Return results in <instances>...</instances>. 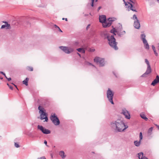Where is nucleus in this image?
I'll return each mask as SVG.
<instances>
[{
	"mask_svg": "<svg viewBox=\"0 0 159 159\" xmlns=\"http://www.w3.org/2000/svg\"><path fill=\"white\" fill-rule=\"evenodd\" d=\"M111 126L116 132L123 131V128L125 126L124 121L122 119H117L113 121L110 124Z\"/></svg>",
	"mask_w": 159,
	"mask_h": 159,
	"instance_id": "nucleus-1",
	"label": "nucleus"
},
{
	"mask_svg": "<svg viewBox=\"0 0 159 159\" xmlns=\"http://www.w3.org/2000/svg\"><path fill=\"white\" fill-rule=\"evenodd\" d=\"M102 36L104 39H107L109 45L113 48L116 50H117L118 49L117 46V43L116 42L113 35L110 36L109 34L106 32H104L102 34Z\"/></svg>",
	"mask_w": 159,
	"mask_h": 159,
	"instance_id": "nucleus-2",
	"label": "nucleus"
},
{
	"mask_svg": "<svg viewBox=\"0 0 159 159\" xmlns=\"http://www.w3.org/2000/svg\"><path fill=\"white\" fill-rule=\"evenodd\" d=\"M116 20V18L112 17L109 18L106 20V16L104 15L100 16L99 17V21L102 23L103 27L104 28L109 27L111 25L112 22Z\"/></svg>",
	"mask_w": 159,
	"mask_h": 159,
	"instance_id": "nucleus-3",
	"label": "nucleus"
},
{
	"mask_svg": "<svg viewBox=\"0 0 159 159\" xmlns=\"http://www.w3.org/2000/svg\"><path fill=\"white\" fill-rule=\"evenodd\" d=\"M38 109L39 110V113L40 114V119L41 120L45 119L44 121L47 122L48 119L47 117L46 114L44 111V108L41 106L38 107Z\"/></svg>",
	"mask_w": 159,
	"mask_h": 159,
	"instance_id": "nucleus-4",
	"label": "nucleus"
},
{
	"mask_svg": "<svg viewBox=\"0 0 159 159\" xmlns=\"http://www.w3.org/2000/svg\"><path fill=\"white\" fill-rule=\"evenodd\" d=\"M107 97L108 101L112 104H114V103L113 100L114 93L112 91L110 88H108L107 92Z\"/></svg>",
	"mask_w": 159,
	"mask_h": 159,
	"instance_id": "nucleus-5",
	"label": "nucleus"
},
{
	"mask_svg": "<svg viewBox=\"0 0 159 159\" xmlns=\"http://www.w3.org/2000/svg\"><path fill=\"white\" fill-rule=\"evenodd\" d=\"M59 48L67 54H70L74 51V48L70 47L60 46Z\"/></svg>",
	"mask_w": 159,
	"mask_h": 159,
	"instance_id": "nucleus-6",
	"label": "nucleus"
},
{
	"mask_svg": "<svg viewBox=\"0 0 159 159\" xmlns=\"http://www.w3.org/2000/svg\"><path fill=\"white\" fill-rule=\"evenodd\" d=\"M95 62L98 64L100 66H103L105 65L104 59L98 57H96L94 59Z\"/></svg>",
	"mask_w": 159,
	"mask_h": 159,
	"instance_id": "nucleus-7",
	"label": "nucleus"
},
{
	"mask_svg": "<svg viewBox=\"0 0 159 159\" xmlns=\"http://www.w3.org/2000/svg\"><path fill=\"white\" fill-rule=\"evenodd\" d=\"M51 120L52 121L53 123L56 125H59L60 122L58 118L56 116L55 113L51 115L50 117Z\"/></svg>",
	"mask_w": 159,
	"mask_h": 159,
	"instance_id": "nucleus-8",
	"label": "nucleus"
},
{
	"mask_svg": "<svg viewBox=\"0 0 159 159\" xmlns=\"http://www.w3.org/2000/svg\"><path fill=\"white\" fill-rule=\"evenodd\" d=\"M152 72V69L150 66H147V70L143 74L141 77H147V75L150 73Z\"/></svg>",
	"mask_w": 159,
	"mask_h": 159,
	"instance_id": "nucleus-9",
	"label": "nucleus"
},
{
	"mask_svg": "<svg viewBox=\"0 0 159 159\" xmlns=\"http://www.w3.org/2000/svg\"><path fill=\"white\" fill-rule=\"evenodd\" d=\"M122 113L125 116V117L128 119H130V115L129 112L125 109L122 110Z\"/></svg>",
	"mask_w": 159,
	"mask_h": 159,
	"instance_id": "nucleus-10",
	"label": "nucleus"
},
{
	"mask_svg": "<svg viewBox=\"0 0 159 159\" xmlns=\"http://www.w3.org/2000/svg\"><path fill=\"white\" fill-rule=\"evenodd\" d=\"M126 4V5H125L126 8H127L129 10V9L130 10H135L133 8V5L132 4L129 2H127Z\"/></svg>",
	"mask_w": 159,
	"mask_h": 159,
	"instance_id": "nucleus-11",
	"label": "nucleus"
},
{
	"mask_svg": "<svg viewBox=\"0 0 159 159\" xmlns=\"http://www.w3.org/2000/svg\"><path fill=\"white\" fill-rule=\"evenodd\" d=\"M134 27L137 29H139L140 28V24L139 20L134 21Z\"/></svg>",
	"mask_w": 159,
	"mask_h": 159,
	"instance_id": "nucleus-12",
	"label": "nucleus"
},
{
	"mask_svg": "<svg viewBox=\"0 0 159 159\" xmlns=\"http://www.w3.org/2000/svg\"><path fill=\"white\" fill-rule=\"evenodd\" d=\"M158 82H159V76L158 75H157L156 79L152 82L151 85L153 86H155L156 84Z\"/></svg>",
	"mask_w": 159,
	"mask_h": 159,
	"instance_id": "nucleus-13",
	"label": "nucleus"
},
{
	"mask_svg": "<svg viewBox=\"0 0 159 159\" xmlns=\"http://www.w3.org/2000/svg\"><path fill=\"white\" fill-rule=\"evenodd\" d=\"M145 37L146 35L144 34H142L141 35V38L142 40L143 43L144 45L146 44L147 43H148L147 40L145 39Z\"/></svg>",
	"mask_w": 159,
	"mask_h": 159,
	"instance_id": "nucleus-14",
	"label": "nucleus"
},
{
	"mask_svg": "<svg viewBox=\"0 0 159 159\" xmlns=\"http://www.w3.org/2000/svg\"><path fill=\"white\" fill-rule=\"evenodd\" d=\"M126 33V32L125 31H117V34L119 37H121L123 35H125Z\"/></svg>",
	"mask_w": 159,
	"mask_h": 159,
	"instance_id": "nucleus-15",
	"label": "nucleus"
},
{
	"mask_svg": "<svg viewBox=\"0 0 159 159\" xmlns=\"http://www.w3.org/2000/svg\"><path fill=\"white\" fill-rule=\"evenodd\" d=\"M59 154L62 159L65 158L66 157V155L65 154L64 152L63 151H60L59 152Z\"/></svg>",
	"mask_w": 159,
	"mask_h": 159,
	"instance_id": "nucleus-16",
	"label": "nucleus"
},
{
	"mask_svg": "<svg viewBox=\"0 0 159 159\" xmlns=\"http://www.w3.org/2000/svg\"><path fill=\"white\" fill-rule=\"evenodd\" d=\"M38 129L43 133L45 128L43 126L39 125L37 126Z\"/></svg>",
	"mask_w": 159,
	"mask_h": 159,
	"instance_id": "nucleus-17",
	"label": "nucleus"
},
{
	"mask_svg": "<svg viewBox=\"0 0 159 159\" xmlns=\"http://www.w3.org/2000/svg\"><path fill=\"white\" fill-rule=\"evenodd\" d=\"M43 133L45 134H48L51 133V131L49 130L46 129L45 128Z\"/></svg>",
	"mask_w": 159,
	"mask_h": 159,
	"instance_id": "nucleus-18",
	"label": "nucleus"
},
{
	"mask_svg": "<svg viewBox=\"0 0 159 159\" xmlns=\"http://www.w3.org/2000/svg\"><path fill=\"white\" fill-rule=\"evenodd\" d=\"M141 117L143 119L147 121L148 120V118L145 116V114L143 113H141L140 114Z\"/></svg>",
	"mask_w": 159,
	"mask_h": 159,
	"instance_id": "nucleus-19",
	"label": "nucleus"
},
{
	"mask_svg": "<svg viewBox=\"0 0 159 159\" xmlns=\"http://www.w3.org/2000/svg\"><path fill=\"white\" fill-rule=\"evenodd\" d=\"M141 141L139 140V141L137 140L135 141L134 142V144L135 146L137 147H139V146L140 144V143Z\"/></svg>",
	"mask_w": 159,
	"mask_h": 159,
	"instance_id": "nucleus-20",
	"label": "nucleus"
},
{
	"mask_svg": "<svg viewBox=\"0 0 159 159\" xmlns=\"http://www.w3.org/2000/svg\"><path fill=\"white\" fill-rule=\"evenodd\" d=\"M112 27H113V28L111 30H110V32L111 33L115 35H116L115 33L116 32V33H117V31L114 27H113V26H112Z\"/></svg>",
	"mask_w": 159,
	"mask_h": 159,
	"instance_id": "nucleus-21",
	"label": "nucleus"
},
{
	"mask_svg": "<svg viewBox=\"0 0 159 159\" xmlns=\"http://www.w3.org/2000/svg\"><path fill=\"white\" fill-rule=\"evenodd\" d=\"M3 23L6 24V29H11V27L10 25L8 24L6 21H3Z\"/></svg>",
	"mask_w": 159,
	"mask_h": 159,
	"instance_id": "nucleus-22",
	"label": "nucleus"
},
{
	"mask_svg": "<svg viewBox=\"0 0 159 159\" xmlns=\"http://www.w3.org/2000/svg\"><path fill=\"white\" fill-rule=\"evenodd\" d=\"M143 153L142 152H140L138 154V157L139 159H143Z\"/></svg>",
	"mask_w": 159,
	"mask_h": 159,
	"instance_id": "nucleus-23",
	"label": "nucleus"
},
{
	"mask_svg": "<svg viewBox=\"0 0 159 159\" xmlns=\"http://www.w3.org/2000/svg\"><path fill=\"white\" fill-rule=\"evenodd\" d=\"M28 80L29 79L27 78H26L25 80L23 81V83L26 86H27L28 85Z\"/></svg>",
	"mask_w": 159,
	"mask_h": 159,
	"instance_id": "nucleus-24",
	"label": "nucleus"
},
{
	"mask_svg": "<svg viewBox=\"0 0 159 159\" xmlns=\"http://www.w3.org/2000/svg\"><path fill=\"white\" fill-rule=\"evenodd\" d=\"M153 127H151L148 130V134L149 135H150L152 134V131Z\"/></svg>",
	"mask_w": 159,
	"mask_h": 159,
	"instance_id": "nucleus-25",
	"label": "nucleus"
},
{
	"mask_svg": "<svg viewBox=\"0 0 159 159\" xmlns=\"http://www.w3.org/2000/svg\"><path fill=\"white\" fill-rule=\"evenodd\" d=\"M119 27L118 28V31H122V25L121 24H120V23L119 24Z\"/></svg>",
	"mask_w": 159,
	"mask_h": 159,
	"instance_id": "nucleus-26",
	"label": "nucleus"
},
{
	"mask_svg": "<svg viewBox=\"0 0 159 159\" xmlns=\"http://www.w3.org/2000/svg\"><path fill=\"white\" fill-rule=\"evenodd\" d=\"M145 48L147 49L148 50L149 49V46L148 43L144 45Z\"/></svg>",
	"mask_w": 159,
	"mask_h": 159,
	"instance_id": "nucleus-27",
	"label": "nucleus"
},
{
	"mask_svg": "<svg viewBox=\"0 0 159 159\" xmlns=\"http://www.w3.org/2000/svg\"><path fill=\"white\" fill-rule=\"evenodd\" d=\"M84 64L86 65H91V66H93V67H95V66L93 65L92 64H91V63H90L89 62L87 61H85V62H84Z\"/></svg>",
	"mask_w": 159,
	"mask_h": 159,
	"instance_id": "nucleus-28",
	"label": "nucleus"
},
{
	"mask_svg": "<svg viewBox=\"0 0 159 159\" xmlns=\"http://www.w3.org/2000/svg\"><path fill=\"white\" fill-rule=\"evenodd\" d=\"M145 62L147 64V66H150V64H149V62L147 59H145Z\"/></svg>",
	"mask_w": 159,
	"mask_h": 159,
	"instance_id": "nucleus-29",
	"label": "nucleus"
},
{
	"mask_svg": "<svg viewBox=\"0 0 159 159\" xmlns=\"http://www.w3.org/2000/svg\"><path fill=\"white\" fill-rule=\"evenodd\" d=\"M139 140L141 141L143 139V135L142 133L141 132H140L139 133Z\"/></svg>",
	"mask_w": 159,
	"mask_h": 159,
	"instance_id": "nucleus-30",
	"label": "nucleus"
},
{
	"mask_svg": "<svg viewBox=\"0 0 159 159\" xmlns=\"http://www.w3.org/2000/svg\"><path fill=\"white\" fill-rule=\"evenodd\" d=\"M133 19L134 21L137 20H138L137 19V17L135 15H134L133 17Z\"/></svg>",
	"mask_w": 159,
	"mask_h": 159,
	"instance_id": "nucleus-31",
	"label": "nucleus"
},
{
	"mask_svg": "<svg viewBox=\"0 0 159 159\" xmlns=\"http://www.w3.org/2000/svg\"><path fill=\"white\" fill-rule=\"evenodd\" d=\"M94 1H95V0H91L92 2H91V6H92V7H93V3H94ZM98 1V0H95V2H97Z\"/></svg>",
	"mask_w": 159,
	"mask_h": 159,
	"instance_id": "nucleus-32",
	"label": "nucleus"
},
{
	"mask_svg": "<svg viewBox=\"0 0 159 159\" xmlns=\"http://www.w3.org/2000/svg\"><path fill=\"white\" fill-rule=\"evenodd\" d=\"M15 146L16 148H18L20 147V146L19 144L16 143H15Z\"/></svg>",
	"mask_w": 159,
	"mask_h": 159,
	"instance_id": "nucleus-33",
	"label": "nucleus"
},
{
	"mask_svg": "<svg viewBox=\"0 0 159 159\" xmlns=\"http://www.w3.org/2000/svg\"><path fill=\"white\" fill-rule=\"evenodd\" d=\"M28 70L30 71H32L33 70V68L32 67H28Z\"/></svg>",
	"mask_w": 159,
	"mask_h": 159,
	"instance_id": "nucleus-34",
	"label": "nucleus"
},
{
	"mask_svg": "<svg viewBox=\"0 0 159 159\" xmlns=\"http://www.w3.org/2000/svg\"><path fill=\"white\" fill-rule=\"evenodd\" d=\"M83 48H78L76 49V50L79 52H81V51H82V49H83Z\"/></svg>",
	"mask_w": 159,
	"mask_h": 159,
	"instance_id": "nucleus-35",
	"label": "nucleus"
},
{
	"mask_svg": "<svg viewBox=\"0 0 159 159\" xmlns=\"http://www.w3.org/2000/svg\"><path fill=\"white\" fill-rule=\"evenodd\" d=\"M0 73L2 75H4L5 77L6 78H7V77L6 76L5 73H4L2 71H0Z\"/></svg>",
	"mask_w": 159,
	"mask_h": 159,
	"instance_id": "nucleus-36",
	"label": "nucleus"
},
{
	"mask_svg": "<svg viewBox=\"0 0 159 159\" xmlns=\"http://www.w3.org/2000/svg\"><path fill=\"white\" fill-rule=\"evenodd\" d=\"M7 85L8 86V87H9V88H10V89L11 90H12L13 89V87H12L10 85H9V84L7 83Z\"/></svg>",
	"mask_w": 159,
	"mask_h": 159,
	"instance_id": "nucleus-37",
	"label": "nucleus"
},
{
	"mask_svg": "<svg viewBox=\"0 0 159 159\" xmlns=\"http://www.w3.org/2000/svg\"><path fill=\"white\" fill-rule=\"evenodd\" d=\"M128 128V126L127 125H125L124 127L123 128V131Z\"/></svg>",
	"mask_w": 159,
	"mask_h": 159,
	"instance_id": "nucleus-38",
	"label": "nucleus"
},
{
	"mask_svg": "<svg viewBox=\"0 0 159 159\" xmlns=\"http://www.w3.org/2000/svg\"><path fill=\"white\" fill-rule=\"evenodd\" d=\"M5 27H6V24H5V25H2L1 27V28L3 29L5 28Z\"/></svg>",
	"mask_w": 159,
	"mask_h": 159,
	"instance_id": "nucleus-39",
	"label": "nucleus"
},
{
	"mask_svg": "<svg viewBox=\"0 0 159 159\" xmlns=\"http://www.w3.org/2000/svg\"><path fill=\"white\" fill-rule=\"evenodd\" d=\"M37 159H46L44 157H40L38 158Z\"/></svg>",
	"mask_w": 159,
	"mask_h": 159,
	"instance_id": "nucleus-40",
	"label": "nucleus"
},
{
	"mask_svg": "<svg viewBox=\"0 0 159 159\" xmlns=\"http://www.w3.org/2000/svg\"><path fill=\"white\" fill-rule=\"evenodd\" d=\"M152 48L153 51L156 50L155 48L154 45H152Z\"/></svg>",
	"mask_w": 159,
	"mask_h": 159,
	"instance_id": "nucleus-41",
	"label": "nucleus"
},
{
	"mask_svg": "<svg viewBox=\"0 0 159 159\" xmlns=\"http://www.w3.org/2000/svg\"><path fill=\"white\" fill-rule=\"evenodd\" d=\"M80 52L82 53H85V51L84 50L83 48L82 49V51H81V52Z\"/></svg>",
	"mask_w": 159,
	"mask_h": 159,
	"instance_id": "nucleus-42",
	"label": "nucleus"
},
{
	"mask_svg": "<svg viewBox=\"0 0 159 159\" xmlns=\"http://www.w3.org/2000/svg\"><path fill=\"white\" fill-rule=\"evenodd\" d=\"M155 55L157 56H158V53L157 52L156 50L154 51Z\"/></svg>",
	"mask_w": 159,
	"mask_h": 159,
	"instance_id": "nucleus-43",
	"label": "nucleus"
},
{
	"mask_svg": "<svg viewBox=\"0 0 159 159\" xmlns=\"http://www.w3.org/2000/svg\"><path fill=\"white\" fill-rule=\"evenodd\" d=\"M90 26V24L88 25L87 26V27H86V29H87V30H88V29L89 28V26Z\"/></svg>",
	"mask_w": 159,
	"mask_h": 159,
	"instance_id": "nucleus-44",
	"label": "nucleus"
},
{
	"mask_svg": "<svg viewBox=\"0 0 159 159\" xmlns=\"http://www.w3.org/2000/svg\"><path fill=\"white\" fill-rule=\"evenodd\" d=\"M54 27L58 29L59 28V27H58L57 25H54Z\"/></svg>",
	"mask_w": 159,
	"mask_h": 159,
	"instance_id": "nucleus-45",
	"label": "nucleus"
},
{
	"mask_svg": "<svg viewBox=\"0 0 159 159\" xmlns=\"http://www.w3.org/2000/svg\"><path fill=\"white\" fill-rule=\"evenodd\" d=\"M7 80L8 81H10V80H11V78H7H7H6Z\"/></svg>",
	"mask_w": 159,
	"mask_h": 159,
	"instance_id": "nucleus-46",
	"label": "nucleus"
},
{
	"mask_svg": "<svg viewBox=\"0 0 159 159\" xmlns=\"http://www.w3.org/2000/svg\"><path fill=\"white\" fill-rule=\"evenodd\" d=\"M44 143L47 146H48V145H47V141H46V140H45L44 141Z\"/></svg>",
	"mask_w": 159,
	"mask_h": 159,
	"instance_id": "nucleus-47",
	"label": "nucleus"
},
{
	"mask_svg": "<svg viewBox=\"0 0 159 159\" xmlns=\"http://www.w3.org/2000/svg\"><path fill=\"white\" fill-rule=\"evenodd\" d=\"M155 125L157 127V128L159 130V125H158L157 124H155Z\"/></svg>",
	"mask_w": 159,
	"mask_h": 159,
	"instance_id": "nucleus-48",
	"label": "nucleus"
},
{
	"mask_svg": "<svg viewBox=\"0 0 159 159\" xmlns=\"http://www.w3.org/2000/svg\"><path fill=\"white\" fill-rule=\"evenodd\" d=\"M123 1L124 2V3L125 4V5H127V4H126V2H126L125 1V0H123Z\"/></svg>",
	"mask_w": 159,
	"mask_h": 159,
	"instance_id": "nucleus-49",
	"label": "nucleus"
},
{
	"mask_svg": "<svg viewBox=\"0 0 159 159\" xmlns=\"http://www.w3.org/2000/svg\"><path fill=\"white\" fill-rule=\"evenodd\" d=\"M62 19L63 20H66V21H67V18H63Z\"/></svg>",
	"mask_w": 159,
	"mask_h": 159,
	"instance_id": "nucleus-50",
	"label": "nucleus"
},
{
	"mask_svg": "<svg viewBox=\"0 0 159 159\" xmlns=\"http://www.w3.org/2000/svg\"><path fill=\"white\" fill-rule=\"evenodd\" d=\"M101 8V7L100 6L98 7V10H100Z\"/></svg>",
	"mask_w": 159,
	"mask_h": 159,
	"instance_id": "nucleus-51",
	"label": "nucleus"
},
{
	"mask_svg": "<svg viewBox=\"0 0 159 159\" xmlns=\"http://www.w3.org/2000/svg\"><path fill=\"white\" fill-rule=\"evenodd\" d=\"M143 159H148L146 157H143Z\"/></svg>",
	"mask_w": 159,
	"mask_h": 159,
	"instance_id": "nucleus-52",
	"label": "nucleus"
},
{
	"mask_svg": "<svg viewBox=\"0 0 159 159\" xmlns=\"http://www.w3.org/2000/svg\"><path fill=\"white\" fill-rule=\"evenodd\" d=\"M59 31H60L61 32H62V30L60 29V28H59L58 29Z\"/></svg>",
	"mask_w": 159,
	"mask_h": 159,
	"instance_id": "nucleus-53",
	"label": "nucleus"
},
{
	"mask_svg": "<svg viewBox=\"0 0 159 159\" xmlns=\"http://www.w3.org/2000/svg\"><path fill=\"white\" fill-rule=\"evenodd\" d=\"M77 54L80 57H81V55L78 52H77Z\"/></svg>",
	"mask_w": 159,
	"mask_h": 159,
	"instance_id": "nucleus-54",
	"label": "nucleus"
},
{
	"mask_svg": "<svg viewBox=\"0 0 159 159\" xmlns=\"http://www.w3.org/2000/svg\"><path fill=\"white\" fill-rule=\"evenodd\" d=\"M12 84H13V85H14V86H15V87L16 88V89H18V88H17V86H16V85H15V84H13V83H12Z\"/></svg>",
	"mask_w": 159,
	"mask_h": 159,
	"instance_id": "nucleus-55",
	"label": "nucleus"
},
{
	"mask_svg": "<svg viewBox=\"0 0 159 159\" xmlns=\"http://www.w3.org/2000/svg\"><path fill=\"white\" fill-rule=\"evenodd\" d=\"M130 2H132L133 3H134V2L132 1L131 0H129Z\"/></svg>",
	"mask_w": 159,
	"mask_h": 159,
	"instance_id": "nucleus-56",
	"label": "nucleus"
},
{
	"mask_svg": "<svg viewBox=\"0 0 159 159\" xmlns=\"http://www.w3.org/2000/svg\"><path fill=\"white\" fill-rule=\"evenodd\" d=\"M157 2L159 3V0H157Z\"/></svg>",
	"mask_w": 159,
	"mask_h": 159,
	"instance_id": "nucleus-57",
	"label": "nucleus"
},
{
	"mask_svg": "<svg viewBox=\"0 0 159 159\" xmlns=\"http://www.w3.org/2000/svg\"><path fill=\"white\" fill-rule=\"evenodd\" d=\"M3 78L2 77H0V79H2Z\"/></svg>",
	"mask_w": 159,
	"mask_h": 159,
	"instance_id": "nucleus-58",
	"label": "nucleus"
},
{
	"mask_svg": "<svg viewBox=\"0 0 159 159\" xmlns=\"http://www.w3.org/2000/svg\"><path fill=\"white\" fill-rule=\"evenodd\" d=\"M158 49L159 50V46L158 47Z\"/></svg>",
	"mask_w": 159,
	"mask_h": 159,
	"instance_id": "nucleus-59",
	"label": "nucleus"
},
{
	"mask_svg": "<svg viewBox=\"0 0 159 159\" xmlns=\"http://www.w3.org/2000/svg\"><path fill=\"white\" fill-rule=\"evenodd\" d=\"M135 11L137 12V11L134 10V11Z\"/></svg>",
	"mask_w": 159,
	"mask_h": 159,
	"instance_id": "nucleus-60",
	"label": "nucleus"
},
{
	"mask_svg": "<svg viewBox=\"0 0 159 159\" xmlns=\"http://www.w3.org/2000/svg\"><path fill=\"white\" fill-rule=\"evenodd\" d=\"M114 75H115L116 76V75L115 74H114Z\"/></svg>",
	"mask_w": 159,
	"mask_h": 159,
	"instance_id": "nucleus-61",
	"label": "nucleus"
}]
</instances>
